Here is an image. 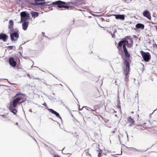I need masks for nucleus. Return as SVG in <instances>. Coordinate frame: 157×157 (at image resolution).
<instances>
[{"label": "nucleus", "instance_id": "15", "mask_svg": "<svg viewBox=\"0 0 157 157\" xmlns=\"http://www.w3.org/2000/svg\"><path fill=\"white\" fill-rule=\"evenodd\" d=\"M48 110L50 112H51L52 114H53L55 115L56 116L58 117L59 118H61V117L60 116L59 113H57V112H56V111H55L53 109H48Z\"/></svg>", "mask_w": 157, "mask_h": 157}, {"label": "nucleus", "instance_id": "33", "mask_svg": "<svg viewBox=\"0 0 157 157\" xmlns=\"http://www.w3.org/2000/svg\"><path fill=\"white\" fill-rule=\"evenodd\" d=\"M115 32H116V30H115V32H114V33H115Z\"/></svg>", "mask_w": 157, "mask_h": 157}, {"label": "nucleus", "instance_id": "9", "mask_svg": "<svg viewBox=\"0 0 157 157\" xmlns=\"http://www.w3.org/2000/svg\"><path fill=\"white\" fill-rule=\"evenodd\" d=\"M143 15L144 17H146L149 20H151V17L149 12L147 10H144L143 12Z\"/></svg>", "mask_w": 157, "mask_h": 157}, {"label": "nucleus", "instance_id": "4", "mask_svg": "<svg viewBox=\"0 0 157 157\" xmlns=\"http://www.w3.org/2000/svg\"><path fill=\"white\" fill-rule=\"evenodd\" d=\"M130 66H123V70L124 74L125 75L124 79L125 81L128 82V80L129 75L128 74L130 71Z\"/></svg>", "mask_w": 157, "mask_h": 157}, {"label": "nucleus", "instance_id": "32", "mask_svg": "<svg viewBox=\"0 0 157 157\" xmlns=\"http://www.w3.org/2000/svg\"><path fill=\"white\" fill-rule=\"evenodd\" d=\"M155 28L156 29H157V25L155 26Z\"/></svg>", "mask_w": 157, "mask_h": 157}, {"label": "nucleus", "instance_id": "1", "mask_svg": "<svg viewBox=\"0 0 157 157\" xmlns=\"http://www.w3.org/2000/svg\"><path fill=\"white\" fill-rule=\"evenodd\" d=\"M133 45V40L131 38L123 40L118 43L117 46L119 52L122 51L121 47L123 46V52L124 54V56H122L123 60V64L124 66H130L131 60L130 59V54L128 52L126 46L128 48L131 47Z\"/></svg>", "mask_w": 157, "mask_h": 157}, {"label": "nucleus", "instance_id": "27", "mask_svg": "<svg viewBox=\"0 0 157 157\" xmlns=\"http://www.w3.org/2000/svg\"><path fill=\"white\" fill-rule=\"evenodd\" d=\"M13 46H8V49L11 50L13 49Z\"/></svg>", "mask_w": 157, "mask_h": 157}, {"label": "nucleus", "instance_id": "13", "mask_svg": "<svg viewBox=\"0 0 157 157\" xmlns=\"http://www.w3.org/2000/svg\"><path fill=\"white\" fill-rule=\"evenodd\" d=\"M8 38V37L6 34L3 33L0 34V39L2 40L3 41H6Z\"/></svg>", "mask_w": 157, "mask_h": 157}, {"label": "nucleus", "instance_id": "7", "mask_svg": "<svg viewBox=\"0 0 157 157\" xmlns=\"http://www.w3.org/2000/svg\"><path fill=\"white\" fill-rule=\"evenodd\" d=\"M151 127V125L150 121H147L144 122L142 125H139L138 129L144 130L145 129L150 128Z\"/></svg>", "mask_w": 157, "mask_h": 157}, {"label": "nucleus", "instance_id": "22", "mask_svg": "<svg viewBox=\"0 0 157 157\" xmlns=\"http://www.w3.org/2000/svg\"><path fill=\"white\" fill-rule=\"evenodd\" d=\"M31 15H32L33 17L35 18V17H37L38 16L39 13L38 12H37L33 11L31 12Z\"/></svg>", "mask_w": 157, "mask_h": 157}, {"label": "nucleus", "instance_id": "16", "mask_svg": "<svg viewBox=\"0 0 157 157\" xmlns=\"http://www.w3.org/2000/svg\"><path fill=\"white\" fill-rule=\"evenodd\" d=\"M16 108V107H13L11 105H10L9 107V109L11 112L13 113L14 114L16 115L17 112V110L14 109Z\"/></svg>", "mask_w": 157, "mask_h": 157}, {"label": "nucleus", "instance_id": "31", "mask_svg": "<svg viewBox=\"0 0 157 157\" xmlns=\"http://www.w3.org/2000/svg\"><path fill=\"white\" fill-rule=\"evenodd\" d=\"M2 117H5V118H6V115H2Z\"/></svg>", "mask_w": 157, "mask_h": 157}, {"label": "nucleus", "instance_id": "19", "mask_svg": "<svg viewBox=\"0 0 157 157\" xmlns=\"http://www.w3.org/2000/svg\"><path fill=\"white\" fill-rule=\"evenodd\" d=\"M98 151L99 152L98 155V157H104L105 156L107 155V153H109V152H108L107 153L102 154V151L101 150H98Z\"/></svg>", "mask_w": 157, "mask_h": 157}, {"label": "nucleus", "instance_id": "24", "mask_svg": "<svg viewBox=\"0 0 157 157\" xmlns=\"http://www.w3.org/2000/svg\"><path fill=\"white\" fill-rule=\"evenodd\" d=\"M128 151H130V152H132L133 151H135L136 150L134 148L130 147V148H128Z\"/></svg>", "mask_w": 157, "mask_h": 157}, {"label": "nucleus", "instance_id": "14", "mask_svg": "<svg viewBox=\"0 0 157 157\" xmlns=\"http://www.w3.org/2000/svg\"><path fill=\"white\" fill-rule=\"evenodd\" d=\"M82 157H92L90 154L89 153L88 149L85 150L84 153L82 155Z\"/></svg>", "mask_w": 157, "mask_h": 157}, {"label": "nucleus", "instance_id": "5", "mask_svg": "<svg viewBox=\"0 0 157 157\" xmlns=\"http://www.w3.org/2000/svg\"><path fill=\"white\" fill-rule=\"evenodd\" d=\"M21 21H26L29 19V14L26 11H23L20 13Z\"/></svg>", "mask_w": 157, "mask_h": 157}, {"label": "nucleus", "instance_id": "3", "mask_svg": "<svg viewBox=\"0 0 157 157\" xmlns=\"http://www.w3.org/2000/svg\"><path fill=\"white\" fill-rule=\"evenodd\" d=\"M66 3L60 0L52 2V4L56 5L57 7L59 8H64L66 9H68L69 6H68L65 5Z\"/></svg>", "mask_w": 157, "mask_h": 157}, {"label": "nucleus", "instance_id": "10", "mask_svg": "<svg viewBox=\"0 0 157 157\" xmlns=\"http://www.w3.org/2000/svg\"><path fill=\"white\" fill-rule=\"evenodd\" d=\"M44 0H35V3L33 4L36 6H43L46 3L44 2H38L44 1Z\"/></svg>", "mask_w": 157, "mask_h": 157}, {"label": "nucleus", "instance_id": "6", "mask_svg": "<svg viewBox=\"0 0 157 157\" xmlns=\"http://www.w3.org/2000/svg\"><path fill=\"white\" fill-rule=\"evenodd\" d=\"M141 53L143 59L145 61L147 62L151 59V55L149 52H145L141 51Z\"/></svg>", "mask_w": 157, "mask_h": 157}, {"label": "nucleus", "instance_id": "21", "mask_svg": "<svg viewBox=\"0 0 157 157\" xmlns=\"http://www.w3.org/2000/svg\"><path fill=\"white\" fill-rule=\"evenodd\" d=\"M99 108V106L98 105H94L93 107L90 108L91 110L92 111H95L98 109Z\"/></svg>", "mask_w": 157, "mask_h": 157}, {"label": "nucleus", "instance_id": "8", "mask_svg": "<svg viewBox=\"0 0 157 157\" xmlns=\"http://www.w3.org/2000/svg\"><path fill=\"white\" fill-rule=\"evenodd\" d=\"M18 32H14L10 34L11 40L12 41H16L19 37Z\"/></svg>", "mask_w": 157, "mask_h": 157}, {"label": "nucleus", "instance_id": "18", "mask_svg": "<svg viewBox=\"0 0 157 157\" xmlns=\"http://www.w3.org/2000/svg\"><path fill=\"white\" fill-rule=\"evenodd\" d=\"M22 26L23 29H27L28 26L29 22L26 21H24Z\"/></svg>", "mask_w": 157, "mask_h": 157}, {"label": "nucleus", "instance_id": "29", "mask_svg": "<svg viewBox=\"0 0 157 157\" xmlns=\"http://www.w3.org/2000/svg\"><path fill=\"white\" fill-rule=\"evenodd\" d=\"M54 157H60L58 155H56L54 156Z\"/></svg>", "mask_w": 157, "mask_h": 157}, {"label": "nucleus", "instance_id": "20", "mask_svg": "<svg viewBox=\"0 0 157 157\" xmlns=\"http://www.w3.org/2000/svg\"><path fill=\"white\" fill-rule=\"evenodd\" d=\"M13 22L12 20H10L9 21L8 25L9 29H13Z\"/></svg>", "mask_w": 157, "mask_h": 157}, {"label": "nucleus", "instance_id": "28", "mask_svg": "<svg viewBox=\"0 0 157 157\" xmlns=\"http://www.w3.org/2000/svg\"><path fill=\"white\" fill-rule=\"evenodd\" d=\"M43 105L45 106V107H47V105L46 104V103L45 102H44V103L43 104Z\"/></svg>", "mask_w": 157, "mask_h": 157}, {"label": "nucleus", "instance_id": "2", "mask_svg": "<svg viewBox=\"0 0 157 157\" xmlns=\"http://www.w3.org/2000/svg\"><path fill=\"white\" fill-rule=\"evenodd\" d=\"M13 98L14 99L10 102V105L13 107H17L18 104L25 102L27 99L26 95L21 92L16 94Z\"/></svg>", "mask_w": 157, "mask_h": 157}, {"label": "nucleus", "instance_id": "12", "mask_svg": "<svg viewBox=\"0 0 157 157\" xmlns=\"http://www.w3.org/2000/svg\"><path fill=\"white\" fill-rule=\"evenodd\" d=\"M9 62L11 65L13 67H15L16 65V62L13 57H10L9 59Z\"/></svg>", "mask_w": 157, "mask_h": 157}, {"label": "nucleus", "instance_id": "26", "mask_svg": "<svg viewBox=\"0 0 157 157\" xmlns=\"http://www.w3.org/2000/svg\"><path fill=\"white\" fill-rule=\"evenodd\" d=\"M153 46L154 48H157V45L155 43L153 44Z\"/></svg>", "mask_w": 157, "mask_h": 157}, {"label": "nucleus", "instance_id": "11", "mask_svg": "<svg viewBox=\"0 0 157 157\" xmlns=\"http://www.w3.org/2000/svg\"><path fill=\"white\" fill-rule=\"evenodd\" d=\"M115 18L117 19H120L123 20L125 19V16L123 14H114Z\"/></svg>", "mask_w": 157, "mask_h": 157}, {"label": "nucleus", "instance_id": "25", "mask_svg": "<svg viewBox=\"0 0 157 157\" xmlns=\"http://www.w3.org/2000/svg\"><path fill=\"white\" fill-rule=\"evenodd\" d=\"M117 108L120 111H121V106L119 104H118L117 105Z\"/></svg>", "mask_w": 157, "mask_h": 157}, {"label": "nucleus", "instance_id": "23", "mask_svg": "<svg viewBox=\"0 0 157 157\" xmlns=\"http://www.w3.org/2000/svg\"><path fill=\"white\" fill-rule=\"evenodd\" d=\"M144 25L140 23H137L136 25V27L137 29H143L144 28Z\"/></svg>", "mask_w": 157, "mask_h": 157}, {"label": "nucleus", "instance_id": "17", "mask_svg": "<svg viewBox=\"0 0 157 157\" xmlns=\"http://www.w3.org/2000/svg\"><path fill=\"white\" fill-rule=\"evenodd\" d=\"M127 120L128 123H130V125L134 124L135 121L131 116L127 118Z\"/></svg>", "mask_w": 157, "mask_h": 157}, {"label": "nucleus", "instance_id": "30", "mask_svg": "<svg viewBox=\"0 0 157 157\" xmlns=\"http://www.w3.org/2000/svg\"><path fill=\"white\" fill-rule=\"evenodd\" d=\"M96 114H95V115L96 116H98V113H98V112H96Z\"/></svg>", "mask_w": 157, "mask_h": 157}]
</instances>
